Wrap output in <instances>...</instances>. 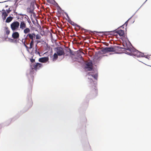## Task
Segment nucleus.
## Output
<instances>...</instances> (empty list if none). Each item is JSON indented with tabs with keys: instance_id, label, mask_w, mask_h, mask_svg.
<instances>
[{
	"instance_id": "nucleus-1",
	"label": "nucleus",
	"mask_w": 151,
	"mask_h": 151,
	"mask_svg": "<svg viewBox=\"0 0 151 151\" xmlns=\"http://www.w3.org/2000/svg\"><path fill=\"white\" fill-rule=\"evenodd\" d=\"M111 34L115 36H117L119 35L120 37H124V31L122 30H118L111 31Z\"/></svg>"
},
{
	"instance_id": "nucleus-2",
	"label": "nucleus",
	"mask_w": 151,
	"mask_h": 151,
	"mask_svg": "<svg viewBox=\"0 0 151 151\" xmlns=\"http://www.w3.org/2000/svg\"><path fill=\"white\" fill-rule=\"evenodd\" d=\"M120 47L119 46H117L115 47H106L102 49L101 51L103 53L108 52H115L116 50V48Z\"/></svg>"
},
{
	"instance_id": "nucleus-3",
	"label": "nucleus",
	"mask_w": 151,
	"mask_h": 151,
	"mask_svg": "<svg viewBox=\"0 0 151 151\" xmlns=\"http://www.w3.org/2000/svg\"><path fill=\"white\" fill-rule=\"evenodd\" d=\"M19 23L17 21H15L12 23L10 25L11 28L13 31H17L19 26Z\"/></svg>"
},
{
	"instance_id": "nucleus-4",
	"label": "nucleus",
	"mask_w": 151,
	"mask_h": 151,
	"mask_svg": "<svg viewBox=\"0 0 151 151\" xmlns=\"http://www.w3.org/2000/svg\"><path fill=\"white\" fill-rule=\"evenodd\" d=\"M130 55H132L137 57H143L144 54L137 50H134L130 53Z\"/></svg>"
},
{
	"instance_id": "nucleus-5",
	"label": "nucleus",
	"mask_w": 151,
	"mask_h": 151,
	"mask_svg": "<svg viewBox=\"0 0 151 151\" xmlns=\"http://www.w3.org/2000/svg\"><path fill=\"white\" fill-rule=\"evenodd\" d=\"M57 54L59 56L64 55L65 53L63 48L61 47H58L56 48Z\"/></svg>"
},
{
	"instance_id": "nucleus-6",
	"label": "nucleus",
	"mask_w": 151,
	"mask_h": 151,
	"mask_svg": "<svg viewBox=\"0 0 151 151\" xmlns=\"http://www.w3.org/2000/svg\"><path fill=\"white\" fill-rule=\"evenodd\" d=\"M90 92L93 95L96 96L97 95V90L95 86L91 88Z\"/></svg>"
},
{
	"instance_id": "nucleus-7",
	"label": "nucleus",
	"mask_w": 151,
	"mask_h": 151,
	"mask_svg": "<svg viewBox=\"0 0 151 151\" xmlns=\"http://www.w3.org/2000/svg\"><path fill=\"white\" fill-rule=\"evenodd\" d=\"M42 66V65L41 63H37L35 65H32V69H34L36 70L39 69Z\"/></svg>"
},
{
	"instance_id": "nucleus-8",
	"label": "nucleus",
	"mask_w": 151,
	"mask_h": 151,
	"mask_svg": "<svg viewBox=\"0 0 151 151\" xmlns=\"http://www.w3.org/2000/svg\"><path fill=\"white\" fill-rule=\"evenodd\" d=\"M92 63L91 62H87L86 63V68L87 69V70L90 71L92 70L93 69Z\"/></svg>"
},
{
	"instance_id": "nucleus-9",
	"label": "nucleus",
	"mask_w": 151,
	"mask_h": 151,
	"mask_svg": "<svg viewBox=\"0 0 151 151\" xmlns=\"http://www.w3.org/2000/svg\"><path fill=\"white\" fill-rule=\"evenodd\" d=\"M49 60V58L47 57L40 58L39 59V61L41 63H45Z\"/></svg>"
},
{
	"instance_id": "nucleus-10",
	"label": "nucleus",
	"mask_w": 151,
	"mask_h": 151,
	"mask_svg": "<svg viewBox=\"0 0 151 151\" xmlns=\"http://www.w3.org/2000/svg\"><path fill=\"white\" fill-rule=\"evenodd\" d=\"M36 35L34 33H29L27 35L26 37H28L31 40H34V38L35 37Z\"/></svg>"
},
{
	"instance_id": "nucleus-11",
	"label": "nucleus",
	"mask_w": 151,
	"mask_h": 151,
	"mask_svg": "<svg viewBox=\"0 0 151 151\" xmlns=\"http://www.w3.org/2000/svg\"><path fill=\"white\" fill-rule=\"evenodd\" d=\"M20 28L22 30L25 29L27 27V25L26 23L24 21H22L20 23Z\"/></svg>"
},
{
	"instance_id": "nucleus-12",
	"label": "nucleus",
	"mask_w": 151,
	"mask_h": 151,
	"mask_svg": "<svg viewBox=\"0 0 151 151\" xmlns=\"http://www.w3.org/2000/svg\"><path fill=\"white\" fill-rule=\"evenodd\" d=\"M19 33L17 32H14L12 35V37L14 39H17L19 38Z\"/></svg>"
},
{
	"instance_id": "nucleus-13",
	"label": "nucleus",
	"mask_w": 151,
	"mask_h": 151,
	"mask_svg": "<svg viewBox=\"0 0 151 151\" xmlns=\"http://www.w3.org/2000/svg\"><path fill=\"white\" fill-rule=\"evenodd\" d=\"M27 12L29 13L33 14L34 12V9L32 6H30L29 7H28L27 9Z\"/></svg>"
},
{
	"instance_id": "nucleus-14",
	"label": "nucleus",
	"mask_w": 151,
	"mask_h": 151,
	"mask_svg": "<svg viewBox=\"0 0 151 151\" xmlns=\"http://www.w3.org/2000/svg\"><path fill=\"white\" fill-rule=\"evenodd\" d=\"M2 11L3 12L2 13V16L3 19L4 20L6 19V17L8 16V14H7L4 9H3Z\"/></svg>"
},
{
	"instance_id": "nucleus-15",
	"label": "nucleus",
	"mask_w": 151,
	"mask_h": 151,
	"mask_svg": "<svg viewBox=\"0 0 151 151\" xmlns=\"http://www.w3.org/2000/svg\"><path fill=\"white\" fill-rule=\"evenodd\" d=\"M23 30L24 33L25 34H28V33H29L30 31V30L29 28L27 27Z\"/></svg>"
},
{
	"instance_id": "nucleus-16",
	"label": "nucleus",
	"mask_w": 151,
	"mask_h": 151,
	"mask_svg": "<svg viewBox=\"0 0 151 151\" xmlns=\"http://www.w3.org/2000/svg\"><path fill=\"white\" fill-rule=\"evenodd\" d=\"M13 19V18L11 17H9L6 19V22L7 23L10 22Z\"/></svg>"
},
{
	"instance_id": "nucleus-17",
	"label": "nucleus",
	"mask_w": 151,
	"mask_h": 151,
	"mask_svg": "<svg viewBox=\"0 0 151 151\" xmlns=\"http://www.w3.org/2000/svg\"><path fill=\"white\" fill-rule=\"evenodd\" d=\"M58 55L57 54H56V53H55L53 55V61H55L58 58Z\"/></svg>"
},
{
	"instance_id": "nucleus-18",
	"label": "nucleus",
	"mask_w": 151,
	"mask_h": 151,
	"mask_svg": "<svg viewBox=\"0 0 151 151\" xmlns=\"http://www.w3.org/2000/svg\"><path fill=\"white\" fill-rule=\"evenodd\" d=\"M34 40H31L30 43V46L29 47V49H31L34 46Z\"/></svg>"
},
{
	"instance_id": "nucleus-19",
	"label": "nucleus",
	"mask_w": 151,
	"mask_h": 151,
	"mask_svg": "<svg viewBox=\"0 0 151 151\" xmlns=\"http://www.w3.org/2000/svg\"><path fill=\"white\" fill-rule=\"evenodd\" d=\"M89 76L90 77H91L94 78L95 79H97L98 77V75L97 74H95V75H89Z\"/></svg>"
},
{
	"instance_id": "nucleus-20",
	"label": "nucleus",
	"mask_w": 151,
	"mask_h": 151,
	"mask_svg": "<svg viewBox=\"0 0 151 151\" xmlns=\"http://www.w3.org/2000/svg\"><path fill=\"white\" fill-rule=\"evenodd\" d=\"M6 32L7 35H9L10 33V30L8 29L7 28H6Z\"/></svg>"
},
{
	"instance_id": "nucleus-21",
	"label": "nucleus",
	"mask_w": 151,
	"mask_h": 151,
	"mask_svg": "<svg viewBox=\"0 0 151 151\" xmlns=\"http://www.w3.org/2000/svg\"><path fill=\"white\" fill-rule=\"evenodd\" d=\"M35 37L36 39L37 40L40 39L41 38L39 34H37L36 35Z\"/></svg>"
},
{
	"instance_id": "nucleus-22",
	"label": "nucleus",
	"mask_w": 151,
	"mask_h": 151,
	"mask_svg": "<svg viewBox=\"0 0 151 151\" xmlns=\"http://www.w3.org/2000/svg\"><path fill=\"white\" fill-rule=\"evenodd\" d=\"M82 54H84V53L82 52H81V55ZM79 57V58L81 59H83L82 56L81 55H80Z\"/></svg>"
},
{
	"instance_id": "nucleus-23",
	"label": "nucleus",
	"mask_w": 151,
	"mask_h": 151,
	"mask_svg": "<svg viewBox=\"0 0 151 151\" xmlns=\"http://www.w3.org/2000/svg\"><path fill=\"white\" fill-rule=\"evenodd\" d=\"M27 39V38L26 37L25 39H22V42L23 43L25 42V40Z\"/></svg>"
},
{
	"instance_id": "nucleus-24",
	"label": "nucleus",
	"mask_w": 151,
	"mask_h": 151,
	"mask_svg": "<svg viewBox=\"0 0 151 151\" xmlns=\"http://www.w3.org/2000/svg\"><path fill=\"white\" fill-rule=\"evenodd\" d=\"M11 11V10H10L9 8L8 10H6V12L8 13V14L9 13V12Z\"/></svg>"
},
{
	"instance_id": "nucleus-25",
	"label": "nucleus",
	"mask_w": 151,
	"mask_h": 151,
	"mask_svg": "<svg viewBox=\"0 0 151 151\" xmlns=\"http://www.w3.org/2000/svg\"><path fill=\"white\" fill-rule=\"evenodd\" d=\"M94 32H96V33H104V32H97L96 31H94Z\"/></svg>"
},
{
	"instance_id": "nucleus-26",
	"label": "nucleus",
	"mask_w": 151,
	"mask_h": 151,
	"mask_svg": "<svg viewBox=\"0 0 151 151\" xmlns=\"http://www.w3.org/2000/svg\"><path fill=\"white\" fill-rule=\"evenodd\" d=\"M30 61L31 62L33 63L34 62H35V60L34 59H30Z\"/></svg>"
},
{
	"instance_id": "nucleus-27",
	"label": "nucleus",
	"mask_w": 151,
	"mask_h": 151,
	"mask_svg": "<svg viewBox=\"0 0 151 151\" xmlns=\"http://www.w3.org/2000/svg\"><path fill=\"white\" fill-rule=\"evenodd\" d=\"M27 20L28 22L30 24L31 23V22L30 19H27Z\"/></svg>"
},
{
	"instance_id": "nucleus-28",
	"label": "nucleus",
	"mask_w": 151,
	"mask_h": 151,
	"mask_svg": "<svg viewBox=\"0 0 151 151\" xmlns=\"http://www.w3.org/2000/svg\"><path fill=\"white\" fill-rule=\"evenodd\" d=\"M25 47L26 48L27 50H28V49L29 48V47H28L27 45Z\"/></svg>"
},
{
	"instance_id": "nucleus-29",
	"label": "nucleus",
	"mask_w": 151,
	"mask_h": 151,
	"mask_svg": "<svg viewBox=\"0 0 151 151\" xmlns=\"http://www.w3.org/2000/svg\"><path fill=\"white\" fill-rule=\"evenodd\" d=\"M25 47L26 48L27 50H28V49L29 48V47H28L27 45Z\"/></svg>"
},
{
	"instance_id": "nucleus-30",
	"label": "nucleus",
	"mask_w": 151,
	"mask_h": 151,
	"mask_svg": "<svg viewBox=\"0 0 151 151\" xmlns=\"http://www.w3.org/2000/svg\"><path fill=\"white\" fill-rule=\"evenodd\" d=\"M70 23L72 25H73V24H74V22H72V21H71V22Z\"/></svg>"
},
{
	"instance_id": "nucleus-31",
	"label": "nucleus",
	"mask_w": 151,
	"mask_h": 151,
	"mask_svg": "<svg viewBox=\"0 0 151 151\" xmlns=\"http://www.w3.org/2000/svg\"><path fill=\"white\" fill-rule=\"evenodd\" d=\"M24 46L25 47V46H26V45H27L25 44H24Z\"/></svg>"
},
{
	"instance_id": "nucleus-32",
	"label": "nucleus",
	"mask_w": 151,
	"mask_h": 151,
	"mask_svg": "<svg viewBox=\"0 0 151 151\" xmlns=\"http://www.w3.org/2000/svg\"><path fill=\"white\" fill-rule=\"evenodd\" d=\"M24 46L25 47V46H26V45H27L25 44H24Z\"/></svg>"
},
{
	"instance_id": "nucleus-33",
	"label": "nucleus",
	"mask_w": 151,
	"mask_h": 151,
	"mask_svg": "<svg viewBox=\"0 0 151 151\" xmlns=\"http://www.w3.org/2000/svg\"><path fill=\"white\" fill-rule=\"evenodd\" d=\"M92 33H93V32L92 31H90Z\"/></svg>"
},
{
	"instance_id": "nucleus-34",
	"label": "nucleus",
	"mask_w": 151,
	"mask_h": 151,
	"mask_svg": "<svg viewBox=\"0 0 151 151\" xmlns=\"http://www.w3.org/2000/svg\"><path fill=\"white\" fill-rule=\"evenodd\" d=\"M77 27H80L79 26H78V25H77Z\"/></svg>"
},
{
	"instance_id": "nucleus-35",
	"label": "nucleus",
	"mask_w": 151,
	"mask_h": 151,
	"mask_svg": "<svg viewBox=\"0 0 151 151\" xmlns=\"http://www.w3.org/2000/svg\"><path fill=\"white\" fill-rule=\"evenodd\" d=\"M23 44H25V42H24L23 43Z\"/></svg>"
},
{
	"instance_id": "nucleus-36",
	"label": "nucleus",
	"mask_w": 151,
	"mask_h": 151,
	"mask_svg": "<svg viewBox=\"0 0 151 151\" xmlns=\"http://www.w3.org/2000/svg\"><path fill=\"white\" fill-rule=\"evenodd\" d=\"M69 50L70 51V52H71V50L70 49H69Z\"/></svg>"
},
{
	"instance_id": "nucleus-37",
	"label": "nucleus",
	"mask_w": 151,
	"mask_h": 151,
	"mask_svg": "<svg viewBox=\"0 0 151 151\" xmlns=\"http://www.w3.org/2000/svg\"><path fill=\"white\" fill-rule=\"evenodd\" d=\"M26 44H27V45H28V43H26Z\"/></svg>"
}]
</instances>
